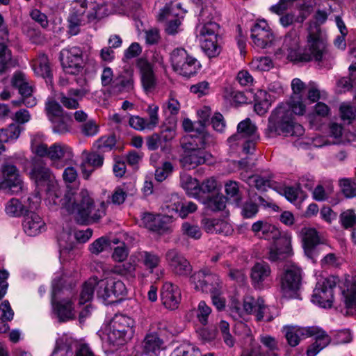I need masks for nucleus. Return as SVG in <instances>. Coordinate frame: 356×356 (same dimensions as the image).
Returning a JSON list of instances; mask_svg holds the SVG:
<instances>
[{"label": "nucleus", "mask_w": 356, "mask_h": 356, "mask_svg": "<svg viewBox=\"0 0 356 356\" xmlns=\"http://www.w3.org/2000/svg\"><path fill=\"white\" fill-rule=\"evenodd\" d=\"M5 212L10 217H20L26 214V205L18 199L11 198L5 205Z\"/></svg>", "instance_id": "obj_47"}, {"label": "nucleus", "mask_w": 356, "mask_h": 356, "mask_svg": "<svg viewBox=\"0 0 356 356\" xmlns=\"http://www.w3.org/2000/svg\"><path fill=\"white\" fill-rule=\"evenodd\" d=\"M44 136L37 133L31 138V148L33 153L40 157H48L50 147L44 143Z\"/></svg>", "instance_id": "obj_41"}, {"label": "nucleus", "mask_w": 356, "mask_h": 356, "mask_svg": "<svg viewBox=\"0 0 356 356\" xmlns=\"http://www.w3.org/2000/svg\"><path fill=\"white\" fill-rule=\"evenodd\" d=\"M81 157V169L85 179H88L95 169L101 168L104 164V156L97 150L92 152L83 150Z\"/></svg>", "instance_id": "obj_21"}, {"label": "nucleus", "mask_w": 356, "mask_h": 356, "mask_svg": "<svg viewBox=\"0 0 356 356\" xmlns=\"http://www.w3.org/2000/svg\"><path fill=\"white\" fill-rule=\"evenodd\" d=\"M170 204H168L167 208H171L172 210L178 213L181 218H185L188 214L195 212L197 207L193 202L184 201L177 194H172L170 199Z\"/></svg>", "instance_id": "obj_32"}, {"label": "nucleus", "mask_w": 356, "mask_h": 356, "mask_svg": "<svg viewBox=\"0 0 356 356\" xmlns=\"http://www.w3.org/2000/svg\"><path fill=\"white\" fill-rule=\"evenodd\" d=\"M96 284L97 278L95 277L89 279L84 283L80 294L79 305L87 303L92 299Z\"/></svg>", "instance_id": "obj_53"}, {"label": "nucleus", "mask_w": 356, "mask_h": 356, "mask_svg": "<svg viewBox=\"0 0 356 356\" xmlns=\"http://www.w3.org/2000/svg\"><path fill=\"white\" fill-rule=\"evenodd\" d=\"M46 192V203L49 207L53 206H61L62 208H65L67 210V206L64 204L65 202L66 196L70 193H73L71 191L67 192L63 198H61V191L58 186L57 181L51 182L49 186L45 188Z\"/></svg>", "instance_id": "obj_34"}, {"label": "nucleus", "mask_w": 356, "mask_h": 356, "mask_svg": "<svg viewBox=\"0 0 356 356\" xmlns=\"http://www.w3.org/2000/svg\"><path fill=\"white\" fill-rule=\"evenodd\" d=\"M248 183L250 186H254L259 191H266L267 188L273 186V181L270 177L265 178L259 175L249 177Z\"/></svg>", "instance_id": "obj_61"}, {"label": "nucleus", "mask_w": 356, "mask_h": 356, "mask_svg": "<svg viewBox=\"0 0 356 356\" xmlns=\"http://www.w3.org/2000/svg\"><path fill=\"white\" fill-rule=\"evenodd\" d=\"M1 311V318H0V332H6L8 329L6 321H11L13 318L14 312L12 309L8 300H4L0 305Z\"/></svg>", "instance_id": "obj_54"}, {"label": "nucleus", "mask_w": 356, "mask_h": 356, "mask_svg": "<svg viewBox=\"0 0 356 356\" xmlns=\"http://www.w3.org/2000/svg\"><path fill=\"white\" fill-rule=\"evenodd\" d=\"M163 340L156 334H147L143 342L144 353L149 356H156L163 348Z\"/></svg>", "instance_id": "obj_40"}, {"label": "nucleus", "mask_w": 356, "mask_h": 356, "mask_svg": "<svg viewBox=\"0 0 356 356\" xmlns=\"http://www.w3.org/2000/svg\"><path fill=\"white\" fill-rule=\"evenodd\" d=\"M87 9L86 0H76L73 3L67 19L69 33L72 35H76L79 33L81 26L92 22V20H89L88 17Z\"/></svg>", "instance_id": "obj_10"}, {"label": "nucleus", "mask_w": 356, "mask_h": 356, "mask_svg": "<svg viewBox=\"0 0 356 356\" xmlns=\"http://www.w3.org/2000/svg\"><path fill=\"white\" fill-rule=\"evenodd\" d=\"M20 127L17 124H10L0 129V142L14 143L19 136Z\"/></svg>", "instance_id": "obj_52"}, {"label": "nucleus", "mask_w": 356, "mask_h": 356, "mask_svg": "<svg viewBox=\"0 0 356 356\" xmlns=\"http://www.w3.org/2000/svg\"><path fill=\"white\" fill-rule=\"evenodd\" d=\"M134 321L124 314H115L111 321L110 327L127 333L133 326Z\"/></svg>", "instance_id": "obj_50"}, {"label": "nucleus", "mask_w": 356, "mask_h": 356, "mask_svg": "<svg viewBox=\"0 0 356 356\" xmlns=\"http://www.w3.org/2000/svg\"><path fill=\"white\" fill-rule=\"evenodd\" d=\"M74 235L70 230H63L58 237V243L60 248V257L63 260L71 258V252L74 244Z\"/></svg>", "instance_id": "obj_35"}, {"label": "nucleus", "mask_w": 356, "mask_h": 356, "mask_svg": "<svg viewBox=\"0 0 356 356\" xmlns=\"http://www.w3.org/2000/svg\"><path fill=\"white\" fill-rule=\"evenodd\" d=\"M31 179L35 182L37 189L41 186L47 188L51 182L57 181L50 169L42 163L34 165L29 172Z\"/></svg>", "instance_id": "obj_27"}, {"label": "nucleus", "mask_w": 356, "mask_h": 356, "mask_svg": "<svg viewBox=\"0 0 356 356\" xmlns=\"http://www.w3.org/2000/svg\"><path fill=\"white\" fill-rule=\"evenodd\" d=\"M97 297L102 299L106 304L115 302L112 289L109 286V279H104L98 281L96 284Z\"/></svg>", "instance_id": "obj_42"}, {"label": "nucleus", "mask_w": 356, "mask_h": 356, "mask_svg": "<svg viewBox=\"0 0 356 356\" xmlns=\"http://www.w3.org/2000/svg\"><path fill=\"white\" fill-rule=\"evenodd\" d=\"M74 154L72 149L65 144L56 143L50 146L48 158L51 165L61 169L72 160Z\"/></svg>", "instance_id": "obj_16"}, {"label": "nucleus", "mask_w": 356, "mask_h": 356, "mask_svg": "<svg viewBox=\"0 0 356 356\" xmlns=\"http://www.w3.org/2000/svg\"><path fill=\"white\" fill-rule=\"evenodd\" d=\"M165 259L172 272L177 275L188 276L192 271L189 261L175 249L168 250Z\"/></svg>", "instance_id": "obj_15"}, {"label": "nucleus", "mask_w": 356, "mask_h": 356, "mask_svg": "<svg viewBox=\"0 0 356 356\" xmlns=\"http://www.w3.org/2000/svg\"><path fill=\"white\" fill-rule=\"evenodd\" d=\"M204 138L191 136L190 140L183 145L184 154L180 159V163L184 168L193 169L199 165L204 164L211 158V154L204 149Z\"/></svg>", "instance_id": "obj_5"}, {"label": "nucleus", "mask_w": 356, "mask_h": 356, "mask_svg": "<svg viewBox=\"0 0 356 356\" xmlns=\"http://www.w3.org/2000/svg\"><path fill=\"white\" fill-rule=\"evenodd\" d=\"M251 230L254 236L266 240L277 241L282 236L277 227L266 220H258L254 222Z\"/></svg>", "instance_id": "obj_25"}, {"label": "nucleus", "mask_w": 356, "mask_h": 356, "mask_svg": "<svg viewBox=\"0 0 356 356\" xmlns=\"http://www.w3.org/2000/svg\"><path fill=\"white\" fill-rule=\"evenodd\" d=\"M211 312V308L206 302L201 300L195 309V316L198 322L202 325H207L209 323V318Z\"/></svg>", "instance_id": "obj_55"}, {"label": "nucleus", "mask_w": 356, "mask_h": 356, "mask_svg": "<svg viewBox=\"0 0 356 356\" xmlns=\"http://www.w3.org/2000/svg\"><path fill=\"white\" fill-rule=\"evenodd\" d=\"M134 79L132 70H124L113 82V90L122 92L131 91L134 88Z\"/></svg>", "instance_id": "obj_37"}, {"label": "nucleus", "mask_w": 356, "mask_h": 356, "mask_svg": "<svg viewBox=\"0 0 356 356\" xmlns=\"http://www.w3.org/2000/svg\"><path fill=\"white\" fill-rule=\"evenodd\" d=\"M86 88H70L66 93L61 92L58 95V99L67 109H76L79 107V101L88 94Z\"/></svg>", "instance_id": "obj_28"}, {"label": "nucleus", "mask_w": 356, "mask_h": 356, "mask_svg": "<svg viewBox=\"0 0 356 356\" xmlns=\"http://www.w3.org/2000/svg\"><path fill=\"white\" fill-rule=\"evenodd\" d=\"M224 97L235 104H244L247 102L244 93L232 87H227L225 89Z\"/></svg>", "instance_id": "obj_63"}, {"label": "nucleus", "mask_w": 356, "mask_h": 356, "mask_svg": "<svg viewBox=\"0 0 356 356\" xmlns=\"http://www.w3.org/2000/svg\"><path fill=\"white\" fill-rule=\"evenodd\" d=\"M66 198L64 204L67 206V211L74 213L81 223L98 222L106 214L107 204L102 202L98 205H94L86 190H81L76 195L70 193Z\"/></svg>", "instance_id": "obj_3"}, {"label": "nucleus", "mask_w": 356, "mask_h": 356, "mask_svg": "<svg viewBox=\"0 0 356 356\" xmlns=\"http://www.w3.org/2000/svg\"><path fill=\"white\" fill-rule=\"evenodd\" d=\"M137 259L144 268L151 274L155 273L156 279H160L163 270L158 272L157 269L161 264V257L154 251L138 250L133 253V259Z\"/></svg>", "instance_id": "obj_17"}, {"label": "nucleus", "mask_w": 356, "mask_h": 356, "mask_svg": "<svg viewBox=\"0 0 356 356\" xmlns=\"http://www.w3.org/2000/svg\"><path fill=\"white\" fill-rule=\"evenodd\" d=\"M108 13L109 10L107 8V5H96L95 3H91L90 5V10H88V17L89 18V20H92V22L108 15Z\"/></svg>", "instance_id": "obj_59"}, {"label": "nucleus", "mask_w": 356, "mask_h": 356, "mask_svg": "<svg viewBox=\"0 0 356 356\" xmlns=\"http://www.w3.org/2000/svg\"><path fill=\"white\" fill-rule=\"evenodd\" d=\"M282 48L287 51L288 58L293 62L315 61L320 66L330 67L333 60L318 28L309 31L307 45L303 49L300 48L297 31H290L285 36Z\"/></svg>", "instance_id": "obj_1"}, {"label": "nucleus", "mask_w": 356, "mask_h": 356, "mask_svg": "<svg viewBox=\"0 0 356 356\" xmlns=\"http://www.w3.org/2000/svg\"><path fill=\"white\" fill-rule=\"evenodd\" d=\"M270 275L271 269L267 263L257 262L251 268L250 279L252 285L254 288H262L264 284L270 278Z\"/></svg>", "instance_id": "obj_31"}, {"label": "nucleus", "mask_w": 356, "mask_h": 356, "mask_svg": "<svg viewBox=\"0 0 356 356\" xmlns=\"http://www.w3.org/2000/svg\"><path fill=\"white\" fill-rule=\"evenodd\" d=\"M339 282V277L336 276L319 279L314 289L312 301L324 308L331 307L334 300V289Z\"/></svg>", "instance_id": "obj_7"}, {"label": "nucleus", "mask_w": 356, "mask_h": 356, "mask_svg": "<svg viewBox=\"0 0 356 356\" xmlns=\"http://www.w3.org/2000/svg\"><path fill=\"white\" fill-rule=\"evenodd\" d=\"M161 296L164 306L171 310L178 307L181 299L180 289L170 282L163 284Z\"/></svg>", "instance_id": "obj_23"}, {"label": "nucleus", "mask_w": 356, "mask_h": 356, "mask_svg": "<svg viewBox=\"0 0 356 356\" xmlns=\"http://www.w3.org/2000/svg\"><path fill=\"white\" fill-rule=\"evenodd\" d=\"M180 185L188 195L194 198L199 197L200 188L197 179L193 178L188 174L182 172L180 174Z\"/></svg>", "instance_id": "obj_39"}, {"label": "nucleus", "mask_w": 356, "mask_h": 356, "mask_svg": "<svg viewBox=\"0 0 356 356\" xmlns=\"http://www.w3.org/2000/svg\"><path fill=\"white\" fill-rule=\"evenodd\" d=\"M251 38L255 46L264 49L272 44L275 36L265 19H259L251 29Z\"/></svg>", "instance_id": "obj_14"}, {"label": "nucleus", "mask_w": 356, "mask_h": 356, "mask_svg": "<svg viewBox=\"0 0 356 356\" xmlns=\"http://www.w3.org/2000/svg\"><path fill=\"white\" fill-rule=\"evenodd\" d=\"M270 95L264 90H260L255 95V103L254 108L255 112L258 115H262L269 109L271 106V103L268 99Z\"/></svg>", "instance_id": "obj_51"}, {"label": "nucleus", "mask_w": 356, "mask_h": 356, "mask_svg": "<svg viewBox=\"0 0 356 356\" xmlns=\"http://www.w3.org/2000/svg\"><path fill=\"white\" fill-rule=\"evenodd\" d=\"M50 122L52 124V129L54 132L59 134H63L70 131L72 121L70 113H66L50 120Z\"/></svg>", "instance_id": "obj_43"}, {"label": "nucleus", "mask_w": 356, "mask_h": 356, "mask_svg": "<svg viewBox=\"0 0 356 356\" xmlns=\"http://www.w3.org/2000/svg\"><path fill=\"white\" fill-rule=\"evenodd\" d=\"M211 8H203L200 14L199 24L196 26V32L200 40L213 38L218 35L219 25L210 19Z\"/></svg>", "instance_id": "obj_19"}, {"label": "nucleus", "mask_w": 356, "mask_h": 356, "mask_svg": "<svg viewBox=\"0 0 356 356\" xmlns=\"http://www.w3.org/2000/svg\"><path fill=\"white\" fill-rule=\"evenodd\" d=\"M341 190L348 198L356 197V184L350 179L344 178L339 181Z\"/></svg>", "instance_id": "obj_64"}, {"label": "nucleus", "mask_w": 356, "mask_h": 356, "mask_svg": "<svg viewBox=\"0 0 356 356\" xmlns=\"http://www.w3.org/2000/svg\"><path fill=\"white\" fill-rule=\"evenodd\" d=\"M344 305L348 309H356V274L354 276H346L340 282Z\"/></svg>", "instance_id": "obj_24"}, {"label": "nucleus", "mask_w": 356, "mask_h": 356, "mask_svg": "<svg viewBox=\"0 0 356 356\" xmlns=\"http://www.w3.org/2000/svg\"><path fill=\"white\" fill-rule=\"evenodd\" d=\"M191 283L197 291L211 294L222 289V283L218 275L211 273L209 270L202 269L194 273L191 278Z\"/></svg>", "instance_id": "obj_9"}, {"label": "nucleus", "mask_w": 356, "mask_h": 356, "mask_svg": "<svg viewBox=\"0 0 356 356\" xmlns=\"http://www.w3.org/2000/svg\"><path fill=\"white\" fill-rule=\"evenodd\" d=\"M269 249L268 259L271 261L282 260L291 254V235L284 234Z\"/></svg>", "instance_id": "obj_22"}, {"label": "nucleus", "mask_w": 356, "mask_h": 356, "mask_svg": "<svg viewBox=\"0 0 356 356\" xmlns=\"http://www.w3.org/2000/svg\"><path fill=\"white\" fill-rule=\"evenodd\" d=\"M3 175L2 186L12 193L17 194L23 191L24 184L19 171L14 165L4 164L1 168Z\"/></svg>", "instance_id": "obj_18"}, {"label": "nucleus", "mask_w": 356, "mask_h": 356, "mask_svg": "<svg viewBox=\"0 0 356 356\" xmlns=\"http://www.w3.org/2000/svg\"><path fill=\"white\" fill-rule=\"evenodd\" d=\"M302 246L305 255L316 262L317 257L321 252H326L328 246L326 245L318 232L312 227H303L300 232Z\"/></svg>", "instance_id": "obj_8"}, {"label": "nucleus", "mask_w": 356, "mask_h": 356, "mask_svg": "<svg viewBox=\"0 0 356 356\" xmlns=\"http://www.w3.org/2000/svg\"><path fill=\"white\" fill-rule=\"evenodd\" d=\"M138 67L143 90L146 93L153 92L157 84L154 66L150 62L142 60L138 63Z\"/></svg>", "instance_id": "obj_26"}, {"label": "nucleus", "mask_w": 356, "mask_h": 356, "mask_svg": "<svg viewBox=\"0 0 356 356\" xmlns=\"http://www.w3.org/2000/svg\"><path fill=\"white\" fill-rule=\"evenodd\" d=\"M15 65L10 49L3 43L0 44V74Z\"/></svg>", "instance_id": "obj_45"}, {"label": "nucleus", "mask_w": 356, "mask_h": 356, "mask_svg": "<svg viewBox=\"0 0 356 356\" xmlns=\"http://www.w3.org/2000/svg\"><path fill=\"white\" fill-rule=\"evenodd\" d=\"M60 58L65 72L70 74H79L83 68V54L78 47L63 49L60 53Z\"/></svg>", "instance_id": "obj_12"}, {"label": "nucleus", "mask_w": 356, "mask_h": 356, "mask_svg": "<svg viewBox=\"0 0 356 356\" xmlns=\"http://www.w3.org/2000/svg\"><path fill=\"white\" fill-rule=\"evenodd\" d=\"M170 62L172 68L177 74L191 77L200 70L201 64L184 48H176L170 54Z\"/></svg>", "instance_id": "obj_6"}, {"label": "nucleus", "mask_w": 356, "mask_h": 356, "mask_svg": "<svg viewBox=\"0 0 356 356\" xmlns=\"http://www.w3.org/2000/svg\"><path fill=\"white\" fill-rule=\"evenodd\" d=\"M137 262V259H133L132 253L128 261L114 266L111 271L129 281H134L136 277Z\"/></svg>", "instance_id": "obj_36"}, {"label": "nucleus", "mask_w": 356, "mask_h": 356, "mask_svg": "<svg viewBox=\"0 0 356 356\" xmlns=\"http://www.w3.org/2000/svg\"><path fill=\"white\" fill-rule=\"evenodd\" d=\"M116 145V138L113 135L102 136L93 144V147L102 153L108 152L113 150Z\"/></svg>", "instance_id": "obj_46"}, {"label": "nucleus", "mask_w": 356, "mask_h": 356, "mask_svg": "<svg viewBox=\"0 0 356 356\" xmlns=\"http://www.w3.org/2000/svg\"><path fill=\"white\" fill-rule=\"evenodd\" d=\"M306 111L301 96H292L289 102L282 103L272 112L268 118L266 134L268 136H302L303 127L293 121V113L303 115Z\"/></svg>", "instance_id": "obj_2"}, {"label": "nucleus", "mask_w": 356, "mask_h": 356, "mask_svg": "<svg viewBox=\"0 0 356 356\" xmlns=\"http://www.w3.org/2000/svg\"><path fill=\"white\" fill-rule=\"evenodd\" d=\"M162 220L161 215H154L150 213H144L142 218L144 225L152 231H157L163 227Z\"/></svg>", "instance_id": "obj_57"}, {"label": "nucleus", "mask_w": 356, "mask_h": 356, "mask_svg": "<svg viewBox=\"0 0 356 356\" xmlns=\"http://www.w3.org/2000/svg\"><path fill=\"white\" fill-rule=\"evenodd\" d=\"M315 341L309 346L307 356H316L321 350L327 347L331 342V337L325 330L316 326V330L312 334Z\"/></svg>", "instance_id": "obj_33"}, {"label": "nucleus", "mask_w": 356, "mask_h": 356, "mask_svg": "<svg viewBox=\"0 0 356 356\" xmlns=\"http://www.w3.org/2000/svg\"><path fill=\"white\" fill-rule=\"evenodd\" d=\"M181 230L183 236L193 240H198L202 236L200 227L189 222H184L181 225Z\"/></svg>", "instance_id": "obj_60"}, {"label": "nucleus", "mask_w": 356, "mask_h": 356, "mask_svg": "<svg viewBox=\"0 0 356 356\" xmlns=\"http://www.w3.org/2000/svg\"><path fill=\"white\" fill-rule=\"evenodd\" d=\"M316 330V326L300 327L292 325H284L281 330L287 343L291 347L297 346L302 339L312 337Z\"/></svg>", "instance_id": "obj_20"}, {"label": "nucleus", "mask_w": 356, "mask_h": 356, "mask_svg": "<svg viewBox=\"0 0 356 356\" xmlns=\"http://www.w3.org/2000/svg\"><path fill=\"white\" fill-rule=\"evenodd\" d=\"M33 70L35 74L42 76L49 81L51 80V71L49 66V59L44 54H40L38 58L33 60Z\"/></svg>", "instance_id": "obj_38"}, {"label": "nucleus", "mask_w": 356, "mask_h": 356, "mask_svg": "<svg viewBox=\"0 0 356 356\" xmlns=\"http://www.w3.org/2000/svg\"><path fill=\"white\" fill-rule=\"evenodd\" d=\"M201 48L209 58L216 57L221 51L216 36L201 40Z\"/></svg>", "instance_id": "obj_49"}, {"label": "nucleus", "mask_w": 356, "mask_h": 356, "mask_svg": "<svg viewBox=\"0 0 356 356\" xmlns=\"http://www.w3.org/2000/svg\"><path fill=\"white\" fill-rule=\"evenodd\" d=\"M257 127L252 122L250 119L246 118L238 123L237 133L232 135L227 139V143L232 146L235 142L242 139L257 138Z\"/></svg>", "instance_id": "obj_30"}, {"label": "nucleus", "mask_w": 356, "mask_h": 356, "mask_svg": "<svg viewBox=\"0 0 356 356\" xmlns=\"http://www.w3.org/2000/svg\"><path fill=\"white\" fill-rule=\"evenodd\" d=\"M66 282V275L62 277L56 276L52 282L51 305L54 313L56 314L60 321H67L73 319L75 316L73 303L71 300L63 298L67 296L72 287V282H70L69 287L64 285Z\"/></svg>", "instance_id": "obj_4"}, {"label": "nucleus", "mask_w": 356, "mask_h": 356, "mask_svg": "<svg viewBox=\"0 0 356 356\" xmlns=\"http://www.w3.org/2000/svg\"><path fill=\"white\" fill-rule=\"evenodd\" d=\"M349 76L343 77L337 81V88L339 92H345L350 90L356 85V63L350 65Z\"/></svg>", "instance_id": "obj_44"}, {"label": "nucleus", "mask_w": 356, "mask_h": 356, "mask_svg": "<svg viewBox=\"0 0 356 356\" xmlns=\"http://www.w3.org/2000/svg\"><path fill=\"white\" fill-rule=\"evenodd\" d=\"M203 203L211 211H222L225 208L226 197L221 194L209 196Z\"/></svg>", "instance_id": "obj_58"}, {"label": "nucleus", "mask_w": 356, "mask_h": 356, "mask_svg": "<svg viewBox=\"0 0 356 356\" xmlns=\"http://www.w3.org/2000/svg\"><path fill=\"white\" fill-rule=\"evenodd\" d=\"M186 13L181 8L180 3H172L166 6L159 15V19H166L167 24L165 31L170 35H174L178 32L181 24V18H183V14Z\"/></svg>", "instance_id": "obj_13"}, {"label": "nucleus", "mask_w": 356, "mask_h": 356, "mask_svg": "<svg viewBox=\"0 0 356 356\" xmlns=\"http://www.w3.org/2000/svg\"><path fill=\"white\" fill-rule=\"evenodd\" d=\"M23 229L30 236H35L45 230V222L37 213L31 211L24 216Z\"/></svg>", "instance_id": "obj_29"}, {"label": "nucleus", "mask_w": 356, "mask_h": 356, "mask_svg": "<svg viewBox=\"0 0 356 356\" xmlns=\"http://www.w3.org/2000/svg\"><path fill=\"white\" fill-rule=\"evenodd\" d=\"M260 341L269 353V356H278V342L275 338L270 335H261Z\"/></svg>", "instance_id": "obj_62"}, {"label": "nucleus", "mask_w": 356, "mask_h": 356, "mask_svg": "<svg viewBox=\"0 0 356 356\" xmlns=\"http://www.w3.org/2000/svg\"><path fill=\"white\" fill-rule=\"evenodd\" d=\"M302 280V270L296 266H287L281 277L280 287L283 295L287 298L293 297L300 289Z\"/></svg>", "instance_id": "obj_11"}, {"label": "nucleus", "mask_w": 356, "mask_h": 356, "mask_svg": "<svg viewBox=\"0 0 356 356\" xmlns=\"http://www.w3.org/2000/svg\"><path fill=\"white\" fill-rule=\"evenodd\" d=\"M45 111L49 121L67 113L62 106L53 99H48L46 102Z\"/></svg>", "instance_id": "obj_56"}, {"label": "nucleus", "mask_w": 356, "mask_h": 356, "mask_svg": "<svg viewBox=\"0 0 356 356\" xmlns=\"http://www.w3.org/2000/svg\"><path fill=\"white\" fill-rule=\"evenodd\" d=\"M72 339L63 336L56 341V345L51 356H70L72 353Z\"/></svg>", "instance_id": "obj_48"}]
</instances>
